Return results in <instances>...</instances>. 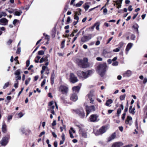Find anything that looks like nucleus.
Returning a JSON list of instances; mask_svg holds the SVG:
<instances>
[{"label": "nucleus", "instance_id": "1", "mask_svg": "<svg viewBox=\"0 0 147 147\" xmlns=\"http://www.w3.org/2000/svg\"><path fill=\"white\" fill-rule=\"evenodd\" d=\"M107 69V66L106 63L99 64L97 66L96 71L101 77L103 76Z\"/></svg>", "mask_w": 147, "mask_h": 147}, {"label": "nucleus", "instance_id": "2", "mask_svg": "<svg viewBox=\"0 0 147 147\" xmlns=\"http://www.w3.org/2000/svg\"><path fill=\"white\" fill-rule=\"evenodd\" d=\"M88 59L86 58H84L83 60L78 59V65L80 67L85 68L88 67L87 63Z\"/></svg>", "mask_w": 147, "mask_h": 147}, {"label": "nucleus", "instance_id": "3", "mask_svg": "<svg viewBox=\"0 0 147 147\" xmlns=\"http://www.w3.org/2000/svg\"><path fill=\"white\" fill-rule=\"evenodd\" d=\"M91 72L90 71H88L86 72L79 71L77 72V74L78 76L80 77L86 78L88 77L89 74Z\"/></svg>", "mask_w": 147, "mask_h": 147}, {"label": "nucleus", "instance_id": "4", "mask_svg": "<svg viewBox=\"0 0 147 147\" xmlns=\"http://www.w3.org/2000/svg\"><path fill=\"white\" fill-rule=\"evenodd\" d=\"M98 116L97 115L93 114L90 117L89 119L91 122H95L98 121L99 119H98Z\"/></svg>", "mask_w": 147, "mask_h": 147}, {"label": "nucleus", "instance_id": "5", "mask_svg": "<svg viewBox=\"0 0 147 147\" xmlns=\"http://www.w3.org/2000/svg\"><path fill=\"white\" fill-rule=\"evenodd\" d=\"M9 138V136H8L7 137H5L3 138L1 141V144L3 146H5L7 145L8 142Z\"/></svg>", "mask_w": 147, "mask_h": 147}, {"label": "nucleus", "instance_id": "6", "mask_svg": "<svg viewBox=\"0 0 147 147\" xmlns=\"http://www.w3.org/2000/svg\"><path fill=\"white\" fill-rule=\"evenodd\" d=\"M107 128L105 126L102 127L98 131L95 133L96 135L102 134L105 132L107 130Z\"/></svg>", "mask_w": 147, "mask_h": 147}, {"label": "nucleus", "instance_id": "7", "mask_svg": "<svg viewBox=\"0 0 147 147\" xmlns=\"http://www.w3.org/2000/svg\"><path fill=\"white\" fill-rule=\"evenodd\" d=\"M70 81L72 83H74L78 81V79L73 74L71 73L70 74Z\"/></svg>", "mask_w": 147, "mask_h": 147}, {"label": "nucleus", "instance_id": "8", "mask_svg": "<svg viewBox=\"0 0 147 147\" xmlns=\"http://www.w3.org/2000/svg\"><path fill=\"white\" fill-rule=\"evenodd\" d=\"M76 113L78 114L81 118H83L85 116V113L82 109L76 110L74 111Z\"/></svg>", "mask_w": 147, "mask_h": 147}, {"label": "nucleus", "instance_id": "9", "mask_svg": "<svg viewBox=\"0 0 147 147\" xmlns=\"http://www.w3.org/2000/svg\"><path fill=\"white\" fill-rule=\"evenodd\" d=\"M68 90L67 87L61 85L59 87L60 90L63 94L66 93L67 92Z\"/></svg>", "mask_w": 147, "mask_h": 147}, {"label": "nucleus", "instance_id": "10", "mask_svg": "<svg viewBox=\"0 0 147 147\" xmlns=\"http://www.w3.org/2000/svg\"><path fill=\"white\" fill-rule=\"evenodd\" d=\"M88 97L90 100V103H92L94 101V94L93 91H91L90 92L88 95Z\"/></svg>", "mask_w": 147, "mask_h": 147}, {"label": "nucleus", "instance_id": "11", "mask_svg": "<svg viewBox=\"0 0 147 147\" xmlns=\"http://www.w3.org/2000/svg\"><path fill=\"white\" fill-rule=\"evenodd\" d=\"M8 20L5 18H3L0 20V24L5 26L8 24Z\"/></svg>", "mask_w": 147, "mask_h": 147}, {"label": "nucleus", "instance_id": "12", "mask_svg": "<svg viewBox=\"0 0 147 147\" xmlns=\"http://www.w3.org/2000/svg\"><path fill=\"white\" fill-rule=\"evenodd\" d=\"M132 117L130 116H127L125 120V123L126 124L131 125L132 123Z\"/></svg>", "mask_w": 147, "mask_h": 147}, {"label": "nucleus", "instance_id": "13", "mask_svg": "<svg viewBox=\"0 0 147 147\" xmlns=\"http://www.w3.org/2000/svg\"><path fill=\"white\" fill-rule=\"evenodd\" d=\"M92 36L91 34H90L88 36H83L81 40L83 42H85L90 40Z\"/></svg>", "mask_w": 147, "mask_h": 147}, {"label": "nucleus", "instance_id": "14", "mask_svg": "<svg viewBox=\"0 0 147 147\" xmlns=\"http://www.w3.org/2000/svg\"><path fill=\"white\" fill-rule=\"evenodd\" d=\"M95 111V107L94 106H92L89 107L86 109V116L88 115L90 112L94 111Z\"/></svg>", "mask_w": 147, "mask_h": 147}, {"label": "nucleus", "instance_id": "15", "mask_svg": "<svg viewBox=\"0 0 147 147\" xmlns=\"http://www.w3.org/2000/svg\"><path fill=\"white\" fill-rule=\"evenodd\" d=\"M42 70L41 71V74H43L45 71V74H47V75H48L49 74V69L47 67L44 65L42 66Z\"/></svg>", "mask_w": 147, "mask_h": 147}, {"label": "nucleus", "instance_id": "16", "mask_svg": "<svg viewBox=\"0 0 147 147\" xmlns=\"http://www.w3.org/2000/svg\"><path fill=\"white\" fill-rule=\"evenodd\" d=\"M131 74V71L130 70H127L123 74V76L124 77H128L130 76Z\"/></svg>", "mask_w": 147, "mask_h": 147}, {"label": "nucleus", "instance_id": "17", "mask_svg": "<svg viewBox=\"0 0 147 147\" xmlns=\"http://www.w3.org/2000/svg\"><path fill=\"white\" fill-rule=\"evenodd\" d=\"M123 145V144L121 142H116L113 143L112 147H121Z\"/></svg>", "mask_w": 147, "mask_h": 147}, {"label": "nucleus", "instance_id": "18", "mask_svg": "<svg viewBox=\"0 0 147 147\" xmlns=\"http://www.w3.org/2000/svg\"><path fill=\"white\" fill-rule=\"evenodd\" d=\"M78 99V96L75 93L73 94L70 97V99L74 101H76Z\"/></svg>", "mask_w": 147, "mask_h": 147}, {"label": "nucleus", "instance_id": "19", "mask_svg": "<svg viewBox=\"0 0 147 147\" xmlns=\"http://www.w3.org/2000/svg\"><path fill=\"white\" fill-rule=\"evenodd\" d=\"M116 137L115 133H113L111 136L108 138L107 141L108 142L111 141L112 140L114 139Z\"/></svg>", "mask_w": 147, "mask_h": 147}, {"label": "nucleus", "instance_id": "20", "mask_svg": "<svg viewBox=\"0 0 147 147\" xmlns=\"http://www.w3.org/2000/svg\"><path fill=\"white\" fill-rule=\"evenodd\" d=\"M123 0H117V1L115 2L116 5H117V7L118 8H119L121 7V5L122 3Z\"/></svg>", "mask_w": 147, "mask_h": 147}, {"label": "nucleus", "instance_id": "21", "mask_svg": "<svg viewBox=\"0 0 147 147\" xmlns=\"http://www.w3.org/2000/svg\"><path fill=\"white\" fill-rule=\"evenodd\" d=\"M80 89V87L79 86L74 87L72 89L73 92L75 93H78Z\"/></svg>", "mask_w": 147, "mask_h": 147}, {"label": "nucleus", "instance_id": "22", "mask_svg": "<svg viewBox=\"0 0 147 147\" xmlns=\"http://www.w3.org/2000/svg\"><path fill=\"white\" fill-rule=\"evenodd\" d=\"M133 45V44L131 43H129L127 46L126 51L128 52L130 49L131 48Z\"/></svg>", "mask_w": 147, "mask_h": 147}, {"label": "nucleus", "instance_id": "23", "mask_svg": "<svg viewBox=\"0 0 147 147\" xmlns=\"http://www.w3.org/2000/svg\"><path fill=\"white\" fill-rule=\"evenodd\" d=\"M22 13V12L21 11H15L13 13V14L14 16H20Z\"/></svg>", "mask_w": 147, "mask_h": 147}, {"label": "nucleus", "instance_id": "24", "mask_svg": "<svg viewBox=\"0 0 147 147\" xmlns=\"http://www.w3.org/2000/svg\"><path fill=\"white\" fill-rule=\"evenodd\" d=\"M2 131L4 133H5L7 131L6 125L5 124H3L2 126Z\"/></svg>", "mask_w": 147, "mask_h": 147}, {"label": "nucleus", "instance_id": "25", "mask_svg": "<svg viewBox=\"0 0 147 147\" xmlns=\"http://www.w3.org/2000/svg\"><path fill=\"white\" fill-rule=\"evenodd\" d=\"M24 115V114H23L22 112H20L19 113L16 114L15 116L17 118H20L22 117Z\"/></svg>", "mask_w": 147, "mask_h": 147}, {"label": "nucleus", "instance_id": "26", "mask_svg": "<svg viewBox=\"0 0 147 147\" xmlns=\"http://www.w3.org/2000/svg\"><path fill=\"white\" fill-rule=\"evenodd\" d=\"M112 102L113 101L111 99H109L106 101L105 103V105L107 106H109V105L111 104Z\"/></svg>", "mask_w": 147, "mask_h": 147}, {"label": "nucleus", "instance_id": "27", "mask_svg": "<svg viewBox=\"0 0 147 147\" xmlns=\"http://www.w3.org/2000/svg\"><path fill=\"white\" fill-rule=\"evenodd\" d=\"M55 76V74L54 73V71L53 70L52 71V73L51 75V80L52 81H54V79Z\"/></svg>", "mask_w": 147, "mask_h": 147}, {"label": "nucleus", "instance_id": "28", "mask_svg": "<svg viewBox=\"0 0 147 147\" xmlns=\"http://www.w3.org/2000/svg\"><path fill=\"white\" fill-rule=\"evenodd\" d=\"M80 133L81 134L82 136L84 138H86L87 137V134L86 132L84 131H81L80 132Z\"/></svg>", "mask_w": 147, "mask_h": 147}, {"label": "nucleus", "instance_id": "29", "mask_svg": "<svg viewBox=\"0 0 147 147\" xmlns=\"http://www.w3.org/2000/svg\"><path fill=\"white\" fill-rule=\"evenodd\" d=\"M20 22L17 19H14L13 22V24L15 26L16 25V24H20Z\"/></svg>", "mask_w": 147, "mask_h": 147}, {"label": "nucleus", "instance_id": "30", "mask_svg": "<svg viewBox=\"0 0 147 147\" xmlns=\"http://www.w3.org/2000/svg\"><path fill=\"white\" fill-rule=\"evenodd\" d=\"M83 3V2L81 1H80L78 3L76 4L75 5L74 4V6H75L77 7H80L82 5Z\"/></svg>", "mask_w": 147, "mask_h": 147}, {"label": "nucleus", "instance_id": "31", "mask_svg": "<svg viewBox=\"0 0 147 147\" xmlns=\"http://www.w3.org/2000/svg\"><path fill=\"white\" fill-rule=\"evenodd\" d=\"M20 69H18L15 71L14 74L16 76L20 75Z\"/></svg>", "mask_w": 147, "mask_h": 147}, {"label": "nucleus", "instance_id": "32", "mask_svg": "<svg viewBox=\"0 0 147 147\" xmlns=\"http://www.w3.org/2000/svg\"><path fill=\"white\" fill-rule=\"evenodd\" d=\"M7 16V14L5 12H0V18L2 16L5 17Z\"/></svg>", "mask_w": 147, "mask_h": 147}, {"label": "nucleus", "instance_id": "33", "mask_svg": "<svg viewBox=\"0 0 147 147\" xmlns=\"http://www.w3.org/2000/svg\"><path fill=\"white\" fill-rule=\"evenodd\" d=\"M135 109L134 108L133 109H129V113L134 115L135 113Z\"/></svg>", "mask_w": 147, "mask_h": 147}, {"label": "nucleus", "instance_id": "34", "mask_svg": "<svg viewBox=\"0 0 147 147\" xmlns=\"http://www.w3.org/2000/svg\"><path fill=\"white\" fill-rule=\"evenodd\" d=\"M89 7H90V6L88 5V3H85L84 4V7L86 11L88 9Z\"/></svg>", "mask_w": 147, "mask_h": 147}, {"label": "nucleus", "instance_id": "35", "mask_svg": "<svg viewBox=\"0 0 147 147\" xmlns=\"http://www.w3.org/2000/svg\"><path fill=\"white\" fill-rule=\"evenodd\" d=\"M9 84V82H7L5 83V84L3 86V88L4 89H5L6 88L8 87Z\"/></svg>", "mask_w": 147, "mask_h": 147}, {"label": "nucleus", "instance_id": "36", "mask_svg": "<svg viewBox=\"0 0 147 147\" xmlns=\"http://www.w3.org/2000/svg\"><path fill=\"white\" fill-rule=\"evenodd\" d=\"M76 125L79 129V132H80L81 131H82V126L80 125Z\"/></svg>", "mask_w": 147, "mask_h": 147}, {"label": "nucleus", "instance_id": "37", "mask_svg": "<svg viewBox=\"0 0 147 147\" xmlns=\"http://www.w3.org/2000/svg\"><path fill=\"white\" fill-rule=\"evenodd\" d=\"M133 27V28H134L138 32V24H135V25H134Z\"/></svg>", "mask_w": 147, "mask_h": 147}, {"label": "nucleus", "instance_id": "38", "mask_svg": "<svg viewBox=\"0 0 147 147\" xmlns=\"http://www.w3.org/2000/svg\"><path fill=\"white\" fill-rule=\"evenodd\" d=\"M78 12H76L75 13V15L74 16V19L77 20L78 21L79 18L78 16H77Z\"/></svg>", "mask_w": 147, "mask_h": 147}, {"label": "nucleus", "instance_id": "39", "mask_svg": "<svg viewBox=\"0 0 147 147\" xmlns=\"http://www.w3.org/2000/svg\"><path fill=\"white\" fill-rule=\"evenodd\" d=\"M78 31V30L77 29L74 30V31L70 34V36H74V34L76 33Z\"/></svg>", "mask_w": 147, "mask_h": 147}, {"label": "nucleus", "instance_id": "40", "mask_svg": "<svg viewBox=\"0 0 147 147\" xmlns=\"http://www.w3.org/2000/svg\"><path fill=\"white\" fill-rule=\"evenodd\" d=\"M121 109L120 108H119L117 109V116L119 117L120 115V114L121 113Z\"/></svg>", "mask_w": 147, "mask_h": 147}, {"label": "nucleus", "instance_id": "41", "mask_svg": "<svg viewBox=\"0 0 147 147\" xmlns=\"http://www.w3.org/2000/svg\"><path fill=\"white\" fill-rule=\"evenodd\" d=\"M16 76V82H18V80H20L21 79V76L20 75L18 76Z\"/></svg>", "mask_w": 147, "mask_h": 147}, {"label": "nucleus", "instance_id": "42", "mask_svg": "<svg viewBox=\"0 0 147 147\" xmlns=\"http://www.w3.org/2000/svg\"><path fill=\"white\" fill-rule=\"evenodd\" d=\"M31 80V78H29L27 79L26 80L25 84L26 85H27L29 83L30 81Z\"/></svg>", "mask_w": 147, "mask_h": 147}, {"label": "nucleus", "instance_id": "43", "mask_svg": "<svg viewBox=\"0 0 147 147\" xmlns=\"http://www.w3.org/2000/svg\"><path fill=\"white\" fill-rule=\"evenodd\" d=\"M43 34L45 36V38L49 41L50 39L49 36L47 34H46L45 33H44Z\"/></svg>", "mask_w": 147, "mask_h": 147}, {"label": "nucleus", "instance_id": "44", "mask_svg": "<svg viewBox=\"0 0 147 147\" xmlns=\"http://www.w3.org/2000/svg\"><path fill=\"white\" fill-rule=\"evenodd\" d=\"M65 40H63L61 42V48H63L65 46Z\"/></svg>", "mask_w": 147, "mask_h": 147}, {"label": "nucleus", "instance_id": "45", "mask_svg": "<svg viewBox=\"0 0 147 147\" xmlns=\"http://www.w3.org/2000/svg\"><path fill=\"white\" fill-rule=\"evenodd\" d=\"M130 38L131 40H134L136 38L135 35L134 34H132L131 35Z\"/></svg>", "mask_w": 147, "mask_h": 147}, {"label": "nucleus", "instance_id": "46", "mask_svg": "<svg viewBox=\"0 0 147 147\" xmlns=\"http://www.w3.org/2000/svg\"><path fill=\"white\" fill-rule=\"evenodd\" d=\"M125 96V95L124 94L123 95L120 96V99L121 100H122L124 99Z\"/></svg>", "mask_w": 147, "mask_h": 147}, {"label": "nucleus", "instance_id": "47", "mask_svg": "<svg viewBox=\"0 0 147 147\" xmlns=\"http://www.w3.org/2000/svg\"><path fill=\"white\" fill-rule=\"evenodd\" d=\"M12 118V116L11 115H10L7 117V121L9 122L10 120H11Z\"/></svg>", "mask_w": 147, "mask_h": 147}, {"label": "nucleus", "instance_id": "48", "mask_svg": "<svg viewBox=\"0 0 147 147\" xmlns=\"http://www.w3.org/2000/svg\"><path fill=\"white\" fill-rule=\"evenodd\" d=\"M38 54L40 55H42L44 54V51H40L38 52Z\"/></svg>", "mask_w": 147, "mask_h": 147}, {"label": "nucleus", "instance_id": "49", "mask_svg": "<svg viewBox=\"0 0 147 147\" xmlns=\"http://www.w3.org/2000/svg\"><path fill=\"white\" fill-rule=\"evenodd\" d=\"M21 52V48L19 47L18 48L16 51V53L17 54H19Z\"/></svg>", "mask_w": 147, "mask_h": 147}, {"label": "nucleus", "instance_id": "50", "mask_svg": "<svg viewBox=\"0 0 147 147\" xmlns=\"http://www.w3.org/2000/svg\"><path fill=\"white\" fill-rule=\"evenodd\" d=\"M96 23H97L98 24H97L96 27V29L98 30L99 29V26H100V24L99 22H96Z\"/></svg>", "mask_w": 147, "mask_h": 147}, {"label": "nucleus", "instance_id": "51", "mask_svg": "<svg viewBox=\"0 0 147 147\" xmlns=\"http://www.w3.org/2000/svg\"><path fill=\"white\" fill-rule=\"evenodd\" d=\"M118 64V62L115 61L112 63V65L113 66H117Z\"/></svg>", "mask_w": 147, "mask_h": 147}, {"label": "nucleus", "instance_id": "52", "mask_svg": "<svg viewBox=\"0 0 147 147\" xmlns=\"http://www.w3.org/2000/svg\"><path fill=\"white\" fill-rule=\"evenodd\" d=\"M120 51V48H117L115 49H114L113 50V51L115 52H117L119 51Z\"/></svg>", "mask_w": 147, "mask_h": 147}, {"label": "nucleus", "instance_id": "53", "mask_svg": "<svg viewBox=\"0 0 147 147\" xmlns=\"http://www.w3.org/2000/svg\"><path fill=\"white\" fill-rule=\"evenodd\" d=\"M16 82L14 84V87L15 88H17L18 87V82Z\"/></svg>", "mask_w": 147, "mask_h": 147}, {"label": "nucleus", "instance_id": "54", "mask_svg": "<svg viewBox=\"0 0 147 147\" xmlns=\"http://www.w3.org/2000/svg\"><path fill=\"white\" fill-rule=\"evenodd\" d=\"M46 82V80L44 79L42 83L41 84V86H43L45 84Z\"/></svg>", "mask_w": 147, "mask_h": 147}, {"label": "nucleus", "instance_id": "55", "mask_svg": "<svg viewBox=\"0 0 147 147\" xmlns=\"http://www.w3.org/2000/svg\"><path fill=\"white\" fill-rule=\"evenodd\" d=\"M30 64V61L29 60H27L26 62V66L28 67Z\"/></svg>", "mask_w": 147, "mask_h": 147}, {"label": "nucleus", "instance_id": "56", "mask_svg": "<svg viewBox=\"0 0 147 147\" xmlns=\"http://www.w3.org/2000/svg\"><path fill=\"white\" fill-rule=\"evenodd\" d=\"M30 6V5H26L25 9H26V10H28L29 9Z\"/></svg>", "mask_w": 147, "mask_h": 147}, {"label": "nucleus", "instance_id": "57", "mask_svg": "<svg viewBox=\"0 0 147 147\" xmlns=\"http://www.w3.org/2000/svg\"><path fill=\"white\" fill-rule=\"evenodd\" d=\"M69 133L70 134V137L71 138H74V137L73 136L72 132L70 131H69Z\"/></svg>", "mask_w": 147, "mask_h": 147}, {"label": "nucleus", "instance_id": "58", "mask_svg": "<svg viewBox=\"0 0 147 147\" xmlns=\"http://www.w3.org/2000/svg\"><path fill=\"white\" fill-rule=\"evenodd\" d=\"M24 90V88H21V91L19 92L18 94V96H19L22 93V92L23 90Z\"/></svg>", "mask_w": 147, "mask_h": 147}, {"label": "nucleus", "instance_id": "59", "mask_svg": "<svg viewBox=\"0 0 147 147\" xmlns=\"http://www.w3.org/2000/svg\"><path fill=\"white\" fill-rule=\"evenodd\" d=\"M44 61H45L44 59V57L42 58L40 60L39 62L40 63H42Z\"/></svg>", "mask_w": 147, "mask_h": 147}, {"label": "nucleus", "instance_id": "60", "mask_svg": "<svg viewBox=\"0 0 147 147\" xmlns=\"http://www.w3.org/2000/svg\"><path fill=\"white\" fill-rule=\"evenodd\" d=\"M61 138L62 140L65 141V135L64 134H62V136H61Z\"/></svg>", "mask_w": 147, "mask_h": 147}, {"label": "nucleus", "instance_id": "61", "mask_svg": "<svg viewBox=\"0 0 147 147\" xmlns=\"http://www.w3.org/2000/svg\"><path fill=\"white\" fill-rule=\"evenodd\" d=\"M96 59L98 61H102V59L100 57H97L96 58Z\"/></svg>", "mask_w": 147, "mask_h": 147}, {"label": "nucleus", "instance_id": "62", "mask_svg": "<svg viewBox=\"0 0 147 147\" xmlns=\"http://www.w3.org/2000/svg\"><path fill=\"white\" fill-rule=\"evenodd\" d=\"M125 115H126V113H124L123 114V115H122L123 116L122 117V119L123 120H124L125 119Z\"/></svg>", "mask_w": 147, "mask_h": 147}, {"label": "nucleus", "instance_id": "63", "mask_svg": "<svg viewBox=\"0 0 147 147\" xmlns=\"http://www.w3.org/2000/svg\"><path fill=\"white\" fill-rule=\"evenodd\" d=\"M107 12V8H105L103 10V12L105 14H106Z\"/></svg>", "mask_w": 147, "mask_h": 147}, {"label": "nucleus", "instance_id": "64", "mask_svg": "<svg viewBox=\"0 0 147 147\" xmlns=\"http://www.w3.org/2000/svg\"><path fill=\"white\" fill-rule=\"evenodd\" d=\"M128 10H129L130 11H132L133 9L132 8V6L131 5H130L129 7H128Z\"/></svg>", "mask_w": 147, "mask_h": 147}]
</instances>
